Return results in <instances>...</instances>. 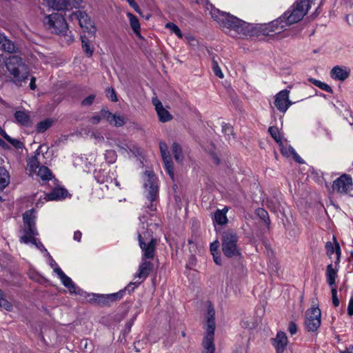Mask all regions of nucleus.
<instances>
[{
    "mask_svg": "<svg viewBox=\"0 0 353 353\" xmlns=\"http://www.w3.org/2000/svg\"><path fill=\"white\" fill-rule=\"evenodd\" d=\"M310 8L309 0H297L283 16L264 26L262 32L265 35L279 34L287 27L297 23L306 14Z\"/></svg>",
    "mask_w": 353,
    "mask_h": 353,
    "instance_id": "obj_1",
    "label": "nucleus"
},
{
    "mask_svg": "<svg viewBox=\"0 0 353 353\" xmlns=\"http://www.w3.org/2000/svg\"><path fill=\"white\" fill-rule=\"evenodd\" d=\"M211 6L210 14L219 26L225 32L234 31L239 35L251 36L252 25L246 23L230 14L222 12Z\"/></svg>",
    "mask_w": 353,
    "mask_h": 353,
    "instance_id": "obj_2",
    "label": "nucleus"
},
{
    "mask_svg": "<svg viewBox=\"0 0 353 353\" xmlns=\"http://www.w3.org/2000/svg\"><path fill=\"white\" fill-rule=\"evenodd\" d=\"M23 219L24 228L22 234L20 236V241L26 244H33L41 252H45V255L46 256L47 250L42 243L36 238V236L38 235V232L36 228V214L34 210H30L26 211L23 215Z\"/></svg>",
    "mask_w": 353,
    "mask_h": 353,
    "instance_id": "obj_3",
    "label": "nucleus"
},
{
    "mask_svg": "<svg viewBox=\"0 0 353 353\" xmlns=\"http://www.w3.org/2000/svg\"><path fill=\"white\" fill-rule=\"evenodd\" d=\"M141 226L138 229V239L139 246L142 250V258L145 259H152L157 245V240L152 237V232L145 226L147 218L145 216L139 217Z\"/></svg>",
    "mask_w": 353,
    "mask_h": 353,
    "instance_id": "obj_4",
    "label": "nucleus"
},
{
    "mask_svg": "<svg viewBox=\"0 0 353 353\" xmlns=\"http://www.w3.org/2000/svg\"><path fill=\"white\" fill-rule=\"evenodd\" d=\"M7 71L12 78L13 82L17 85H21L27 80L29 76V70L23 59L18 55H12L5 61Z\"/></svg>",
    "mask_w": 353,
    "mask_h": 353,
    "instance_id": "obj_5",
    "label": "nucleus"
},
{
    "mask_svg": "<svg viewBox=\"0 0 353 353\" xmlns=\"http://www.w3.org/2000/svg\"><path fill=\"white\" fill-rule=\"evenodd\" d=\"M215 310L211 303H207V314L205 315V335L202 342V353H215L214 344L215 321Z\"/></svg>",
    "mask_w": 353,
    "mask_h": 353,
    "instance_id": "obj_6",
    "label": "nucleus"
},
{
    "mask_svg": "<svg viewBox=\"0 0 353 353\" xmlns=\"http://www.w3.org/2000/svg\"><path fill=\"white\" fill-rule=\"evenodd\" d=\"M144 181V193L150 205L147 206L150 211L154 212L156 210V203L154 202L158 198L159 186L157 177L154 176L152 171H145L143 176Z\"/></svg>",
    "mask_w": 353,
    "mask_h": 353,
    "instance_id": "obj_7",
    "label": "nucleus"
},
{
    "mask_svg": "<svg viewBox=\"0 0 353 353\" xmlns=\"http://www.w3.org/2000/svg\"><path fill=\"white\" fill-rule=\"evenodd\" d=\"M52 152L46 145H40L33 157L28 160V171L31 174L43 165L48 164L52 159Z\"/></svg>",
    "mask_w": 353,
    "mask_h": 353,
    "instance_id": "obj_8",
    "label": "nucleus"
},
{
    "mask_svg": "<svg viewBox=\"0 0 353 353\" xmlns=\"http://www.w3.org/2000/svg\"><path fill=\"white\" fill-rule=\"evenodd\" d=\"M237 241L238 237L234 231L227 230L223 234L222 251L225 256L232 258L240 255Z\"/></svg>",
    "mask_w": 353,
    "mask_h": 353,
    "instance_id": "obj_9",
    "label": "nucleus"
},
{
    "mask_svg": "<svg viewBox=\"0 0 353 353\" xmlns=\"http://www.w3.org/2000/svg\"><path fill=\"white\" fill-rule=\"evenodd\" d=\"M77 290H79V292H70L71 294H79L81 297H83L85 300H86L89 303H97L100 305H106L108 303L109 301H114L116 299H120L123 294V291H121L118 293H114L110 294H99L94 293H88L78 286L76 285Z\"/></svg>",
    "mask_w": 353,
    "mask_h": 353,
    "instance_id": "obj_10",
    "label": "nucleus"
},
{
    "mask_svg": "<svg viewBox=\"0 0 353 353\" xmlns=\"http://www.w3.org/2000/svg\"><path fill=\"white\" fill-rule=\"evenodd\" d=\"M43 23L52 32L65 34L67 32L68 24L63 16L60 13L54 12L46 16Z\"/></svg>",
    "mask_w": 353,
    "mask_h": 353,
    "instance_id": "obj_11",
    "label": "nucleus"
},
{
    "mask_svg": "<svg viewBox=\"0 0 353 353\" xmlns=\"http://www.w3.org/2000/svg\"><path fill=\"white\" fill-rule=\"evenodd\" d=\"M46 256L48 259L49 265L53 268L54 272L58 275L62 284L68 289L70 292H79L80 291L77 290L76 285L74 283L72 279L68 277L58 266L57 263L52 259L48 252H46Z\"/></svg>",
    "mask_w": 353,
    "mask_h": 353,
    "instance_id": "obj_12",
    "label": "nucleus"
},
{
    "mask_svg": "<svg viewBox=\"0 0 353 353\" xmlns=\"http://www.w3.org/2000/svg\"><path fill=\"white\" fill-rule=\"evenodd\" d=\"M152 268V264L150 261H148L147 259L143 260L142 258V262L139 266L138 271L134 276V281H132L125 289V290H128L129 292L134 290V289L137 287L141 283V281L136 280L139 279H145L148 274H150L151 270Z\"/></svg>",
    "mask_w": 353,
    "mask_h": 353,
    "instance_id": "obj_13",
    "label": "nucleus"
},
{
    "mask_svg": "<svg viewBox=\"0 0 353 353\" xmlns=\"http://www.w3.org/2000/svg\"><path fill=\"white\" fill-rule=\"evenodd\" d=\"M68 190L63 188H55L50 193L46 194L45 192L37 193L35 197H38V201L36 203L37 206L43 203L41 200L43 199L45 201H59L63 199L68 196Z\"/></svg>",
    "mask_w": 353,
    "mask_h": 353,
    "instance_id": "obj_14",
    "label": "nucleus"
},
{
    "mask_svg": "<svg viewBox=\"0 0 353 353\" xmlns=\"http://www.w3.org/2000/svg\"><path fill=\"white\" fill-rule=\"evenodd\" d=\"M321 312L319 307H311L305 314V327L309 331H316L321 325Z\"/></svg>",
    "mask_w": 353,
    "mask_h": 353,
    "instance_id": "obj_15",
    "label": "nucleus"
},
{
    "mask_svg": "<svg viewBox=\"0 0 353 353\" xmlns=\"http://www.w3.org/2000/svg\"><path fill=\"white\" fill-rule=\"evenodd\" d=\"M333 190L342 194H347L353 190V181L350 176L344 174L337 178L332 185Z\"/></svg>",
    "mask_w": 353,
    "mask_h": 353,
    "instance_id": "obj_16",
    "label": "nucleus"
},
{
    "mask_svg": "<svg viewBox=\"0 0 353 353\" xmlns=\"http://www.w3.org/2000/svg\"><path fill=\"white\" fill-rule=\"evenodd\" d=\"M293 103L290 100V90H282L274 96V105L283 114H285Z\"/></svg>",
    "mask_w": 353,
    "mask_h": 353,
    "instance_id": "obj_17",
    "label": "nucleus"
},
{
    "mask_svg": "<svg viewBox=\"0 0 353 353\" xmlns=\"http://www.w3.org/2000/svg\"><path fill=\"white\" fill-rule=\"evenodd\" d=\"M72 19H77L79 26L85 31L94 33L95 28L88 15L83 11L78 10L72 14Z\"/></svg>",
    "mask_w": 353,
    "mask_h": 353,
    "instance_id": "obj_18",
    "label": "nucleus"
},
{
    "mask_svg": "<svg viewBox=\"0 0 353 353\" xmlns=\"http://www.w3.org/2000/svg\"><path fill=\"white\" fill-rule=\"evenodd\" d=\"M108 140L109 145L112 146L113 144L116 145L119 150V152L123 153L125 152H130L133 154H136L139 152L138 148L131 143L130 142L127 141L126 140H121V139H112L110 136L106 137Z\"/></svg>",
    "mask_w": 353,
    "mask_h": 353,
    "instance_id": "obj_19",
    "label": "nucleus"
},
{
    "mask_svg": "<svg viewBox=\"0 0 353 353\" xmlns=\"http://www.w3.org/2000/svg\"><path fill=\"white\" fill-rule=\"evenodd\" d=\"M159 149L163 160L166 172L170 176V178L172 179H174L173 165L167 144L165 142L161 141L159 143Z\"/></svg>",
    "mask_w": 353,
    "mask_h": 353,
    "instance_id": "obj_20",
    "label": "nucleus"
},
{
    "mask_svg": "<svg viewBox=\"0 0 353 353\" xmlns=\"http://www.w3.org/2000/svg\"><path fill=\"white\" fill-rule=\"evenodd\" d=\"M339 263L332 262L328 264L325 270L326 282L330 288L336 287V280L338 278Z\"/></svg>",
    "mask_w": 353,
    "mask_h": 353,
    "instance_id": "obj_21",
    "label": "nucleus"
},
{
    "mask_svg": "<svg viewBox=\"0 0 353 353\" xmlns=\"http://www.w3.org/2000/svg\"><path fill=\"white\" fill-rule=\"evenodd\" d=\"M350 72L347 66L336 65L330 70V75L334 80L343 81L349 77Z\"/></svg>",
    "mask_w": 353,
    "mask_h": 353,
    "instance_id": "obj_22",
    "label": "nucleus"
},
{
    "mask_svg": "<svg viewBox=\"0 0 353 353\" xmlns=\"http://www.w3.org/2000/svg\"><path fill=\"white\" fill-rule=\"evenodd\" d=\"M326 254L330 259H333L334 263H340L341 248L339 244L335 241L334 243L327 242L325 244Z\"/></svg>",
    "mask_w": 353,
    "mask_h": 353,
    "instance_id": "obj_23",
    "label": "nucleus"
},
{
    "mask_svg": "<svg viewBox=\"0 0 353 353\" xmlns=\"http://www.w3.org/2000/svg\"><path fill=\"white\" fill-rule=\"evenodd\" d=\"M152 101V104L155 107V110L160 121L164 123L169 121L172 119L171 114L163 107L162 103L157 98H153Z\"/></svg>",
    "mask_w": 353,
    "mask_h": 353,
    "instance_id": "obj_24",
    "label": "nucleus"
},
{
    "mask_svg": "<svg viewBox=\"0 0 353 353\" xmlns=\"http://www.w3.org/2000/svg\"><path fill=\"white\" fill-rule=\"evenodd\" d=\"M272 345L276 353H283L288 343L287 336L283 332H278L274 339H272Z\"/></svg>",
    "mask_w": 353,
    "mask_h": 353,
    "instance_id": "obj_25",
    "label": "nucleus"
},
{
    "mask_svg": "<svg viewBox=\"0 0 353 353\" xmlns=\"http://www.w3.org/2000/svg\"><path fill=\"white\" fill-rule=\"evenodd\" d=\"M0 50L8 53H15L18 48L4 33L0 32Z\"/></svg>",
    "mask_w": 353,
    "mask_h": 353,
    "instance_id": "obj_26",
    "label": "nucleus"
},
{
    "mask_svg": "<svg viewBox=\"0 0 353 353\" xmlns=\"http://www.w3.org/2000/svg\"><path fill=\"white\" fill-rule=\"evenodd\" d=\"M29 174L32 176L35 174L43 182L50 181L54 177L52 171L45 165H40L35 172Z\"/></svg>",
    "mask_w": 353,
    "mask_h": 353,
    "instance_id": "obj_27",
    "label": "nucleus"
},
{
    "mask_svg": "<svg viewBox=\"0 0 353 353\" xmlns=\"http://www.w3.org/2000/svg\"><path fill=\"white\" fill-rule=\"evenodd\" d=\"M102 116L110 123L117 127L122 126L125 124V119L122 116L113 114L108 110H101Z\"/></svg>",
    "mask_w": 353,
    "mask_h": 353,
    "instance_id": "obj_28",
    "label": "nucleus"
},
{
    "mask_svg": "<svg viewBox=\"0 0 353 353\" xmlns=\"http://www.w3.org/2000/svg\"><path fill=\"white\" fill-rule=\"evenodd\" d=\"M15 122L23 126H30L32 124V119L30 112L25 110H18L14 113Z\"/></svg>",
    "mask_w": 353,
    "mask_h": 353,
    "instance_id": "obj_29",
    "label": "nucleus"
},
{
    "mask_svg": "<svg viewBox=\"0 0 353 353\" xmlns=\"http://www.w3.org/2000/svg\"><path fill=\"white\" fill-rule=\"evenodd\" d=\"M46 5L54 10H61L68 8L67 0H43Z\"/></svg>",
    "mask_w": 353,
    "mask_h": 353,
    "instance_id": "obj_30",
    "label": "nucleus"
},
{
    "mask_svg": "<svg viewBox=\"0 0 353 353\" xmlns=\"http://www.w3.org/2000/svg\"><path fill=\"white\" fill-rule=\"evenodd\" d=\"M127 17L130 21V25L134 33L139 37H141L140 23L137 17L130 12L127 13Z\"/></svg>",
    "mask_w": 353,
    "mask_h": 353,
    "instance_id": "obj_31",
    "label": "nucleus"
},
{
    "mask_svg": "<svg viewBox=\"0 0 353 353\" xmlns=\"http://www.w3.org/2000/svg\"><path fill=\"white\" fill-rule=\"evenodd\" d=\"M228 208L225 207L223 210H217L214 215V221L219 225H224L227 223L228 219L226 213Z\"/></svg>",
    "mask_w": 353,
    "mask_h": 353,
    "instance_id": "obj_32",
    "label": "nucleus"
},
{
    "mask_svg": "<svg viewBox=\"0 0 353 353\" xmlns=\"http://www.w3.org/2000/svg\"><path fill=\"white\" fill-rule=\"evenodd\" d=\"M219 246H220V244L218 241H215L212 242L210 246L211 254H212L213 258H214V261L217 265L221 264V259L220 254L219 252Z\"/></svg>",
    "mask_w": 353,
    "mask_h": 353,
    "instance_id": "obj_33",
    "label": "nucleus"
},
{
    "mask_svg": "<svg viewBox=\"0 0 353 353\" xmlns=\"http://www.w3.org/2000/svg\"><path fill=\"white\" fill-rule=\"evenodd\" d=\"M10 183V175L8 172L2 167H0V189L6 188Z\"/></svg>",
    "mask_w": 353,
    "mask_h": 353,
    "instance_id": "obj_34",
    "label": "nucleus"
},
{
    "mask_svg": "<svg viewBox=\"0 0 353 353\" xmlns=\"http://www.w3.org/2000/svg\"><path fill=\"white\" fill-rule=\"evenodd\" d=\"M165 28L168 29L171 33L174 34L178 38H183V34L180 28L175 23L172 22L167 23L165 25Z\"/></svg>",
    "mask_w": 353,
    "mask_h": 353,
    "instance_id": "obj_35",
    "label": "nucleus"
},
{
    "mask_svg": "<svg viewBox=\"0 0 353 353\" xmlns=\"http://www.w3.org/2000/svg\"><path fill=\"white\" fill-rule=\"evenodd\" d=\"M309 81H310V82H311L312 84H314L316 87L319 88L320 89H321L327 92H329V93L332 92V88L325 83H323L319 80H317V79H315L313 78L309 79Z\"/></svg>",
    "mask_w": 353,
    "mask_h": 353,
    "instance_id": "obj_36",
    "label": "nucleus"
},
{
    "mask_svg": "<svg viewBox=\"0 0 353 353\" xmlns=\"http://www.w3.org/2000/svg\"><path fill=\"white\" fill-rule=\"evenodd\" d=\"M172 151L174 154L175 160L181 163L183 159L182 152H181V148L179 145L174 143H173L172 146Z\"/></svg>",
    "mask_w": 353,
    "mask_h": 353,
    "instance_id": "obj_37",
    "label": "nucleus"
},
{
    "mask_svg": "<svg viewBox=\"0 0 353 353\" xmlns=\"http://www.w3.org/2000/svg\"><path fill=\"white\" fill-rule=\"evenodd\" d=\"M268 132H270L272 137L276 141V142L279 145H281L282 138L278 128L271 126L269 128Z\"/></svg>",
    "mask_w": 353,
    "mask_h": 353,
    "instance_id": "obj_38",
    "label": "nucleus"
},
{
    "mask_svg": "<svg viewBox=\"0 0 353 353\" xmlns=\"http://www.w3.org/2000/svg\"><path fill=\"white\" fill-rule=\"evenodd\" d=\"M104 158L108 163H114L117 158V153L113 150H107L104 154Z\"/></svg>",
    "mask_w": 353,
    "mask_h": 353,
    "instance_id": "obj_39",
    "label": "nucleus"
},
{
    "mask_svg": "<svg viewBox=\"0 0 353 353\" xmlns=\"http://www.w3.org/2000/svg\"><path fill=\"white\" fill-rule=\"evenodd\" d=\"M4 139L16 149H21L23 147V143L19 139H13L10 137L8 134L4 137Z\"/></svg>",
    "mask_w": 353,
    "mask_h": 353,
    "instance_id": "obj_40",
    "label": "nucleus"
},
{
    "mask_svg": "<svg viewBox=\"0 0 353 353\" xmlns=\"http://www.w3.org/2000/svg\"><path fill=\"white\" fill-rule=\"evenodd\" d=\"M52 125L50 120L46 119L39 122L37 125V130L38 132H43L48 130Z\"/></svg>",
    "mask_w": 353,
    "mask_h": 353,
    "instance_id": "obj_41",
    "label": "nucleus"
},
{
    "mask_svg": "<svg viewBox=\"0 0 353 353\" xmlns=\"http://www.w3.org/2000/svg\"><path fill=\"white\" fill-rule=\"evenodd\" d=\"M82 48L83 52L88 56L91 57L93 54V48L90 47L88 42L81 37Z\"/></svg>",
    "mask_w": 353,
    "mask_h": 353,
    "instance_id": "obj_42",
    "label": "nucleus"
},
{
    "mask_svg": "<svg viewBox=\"0 0 353 353\" xmlns=\"http://www.w3.org/2000/svg\"><path fill=\"white\" fill-rule=\"evenodd\" d=\"M212 68L216 76L221 79L223 77V74L219 66L218 62L214 59H212Z\"/></svg>",
    "mask_w": 353,
    "mask_h": 353,
    "instance_id": "obj_43",
    "label": "nucleus"
},
{
    "mask_svg": "<svg viewBox=\"0 0 353 353\" xmlns=\"http://www.w3.org/2000/svg\"><path fill=\"white\" fill-rule=\"evenodd\" d=\"M222 131L230 139V136L233 134V128L230 124L223 123L222 125Z\"/></svg>",
    "mask_w": 353,
    "mask_h": 353,
    "instance_id": "obj_44",
    "label": "nucleus"
},
{
    "mask_svg": "<svg viewBox=\"0 0 353 353\" xmlns=\"http://www.w3.org/2000/svg\"><path fill=\"white\" fill-rule=\"evenodd\" d=\"M280 146L281 148V153L286 157L292 156V153H294V149L290 145L285 147L283 145V143H281V145H280Z\"/></svg>",
    "mask_w": 353,
    "mask_h": 353,
    "instance_id": "obj_45",
    "label": "nucleus"
},
{
    "mask_svg": "<svg viewBox=\"0 0 353 353\" xmlns=\"http://www.w3.org/2000/svg\"><path fill=\"white\" fill-rule=\"evenodd\" d=\"M106 95L109 99L112 101L116 102L117 101V97L115 92V90L112 88H108L105 90Z\"/></svg>",
    "mask_w": 353,
    "mask_h": 353,
    "instance_id": "obj_46",
    "label": "nucleus"
},
{
    "mask_svg": "<svg viewBox=\"0 0 353 353\" xmlns=\"http://www.w3.org/2000/svg\"><path fill=\"white\" fill-rule=\"evenodd\" d=\"M0 307L7 311H11L12 309V303L9 302L5 297L2 299H0Z\"/></svg>",
    "mask_w": 353,
    "mask_h": 353,
    "instance_id": "obj_47",
    "label": "nucleus"
},
{
    "mask_svg": "<svg viewBox=\"0 0 353 353\" xmlns=\"http://www.w3.org/2000/svg\"><path fill=\"white\" fill-rule=\"evenodd\" d=\"M331 288V293H332V299L333 305L335 307H337L339 305V300L337 297V290L336 287L335 288Z\"/></svg>",
    "mask_w": 353,
    "mask_h": 353,
    "instance_id": "obj_48",
    "label": "nucleus"
},
{
    "mask_svg": "<svg viewBox=\"0 0 353 353\" xmlns=\"http://www.w3.org/2000/svg\"><path fill=\"white\" fill-rule=\"evenodd\" d=\"M185 39L192 46H196L198 45L197 39L192 35H186Z\"/></svg>",
    "mask_w": 353,
    "mask_h": 353,
    "instance_id": "obj_49",
    "label": "nucleus"
},
{
    "mask_svg": "<svg viewBox=\"0 0 353 353\" xmlns=\"http://www.w3.org/2000/svg\"><path fill=\"white\" fill-rule=\"evenodd\" d=\"M94 99L95 96L94 94H91L83 100L82 105H90L93 103Z\"/></svg>",
    "mask_w": 353,
    "mask_h": 353,
    "instance_id": "obj_50",
    "label": "nucleus"
},
{
    "mask_svg": "<svg viewBox=\"0 0 353 353\" xmlns=\"http://www.w3.org/2000/svg\"><path fill=\"white\" fill-rule=\"evenodd\" d=\"M288 331L291 335H294L297 332V326L294 322H290L288 326Z\"/></svg>",
    "mask_w": 353,
    "mask_h": 353,
    "instance_id": "obj_51",
    "label": "nucleus"
},
{
    "mask_svg": "<svg viewBox=\"0 0 353 353\" xmlns=\"http://www.w3.org/2000/svg\"><path fill=\"white\" fill-rule=\"evenodd\" d=\"M113 185L114 186H117V187H119V183L118 182V181L114 178V179H110V181L108 183V184L105 185V187L107 188H112Z\"/></svg>",
    "mask_w": 353,
    "mask_h": 353,
    "instance_id": "obj_52",
    "label": "nucleus"
},
{
    "mask_svg": "<svg viewBox=\"0 0 353 353\" xmlns=\"http://www.w3.org/2000/svg\"><path fill=\"white\" fill-rule=\"evenodd\" d=\"M101 118H104V117L102 116L101 112L99 115H94V116H93L90 119V122L92 124H97V123H99V121H101Z\"/></svg>",
    "mask_w": 353,
    "mask_h": 353,
    "instance_id": "obj_53",
    "label": "nucleus"
},
{
    "mask_svg": "<svg viewBox=\"0 0 353 353\" xmlns=\"http://www.w3.org/2000/svg\"><path fill=\"white\" fill-rule=\"evenodd\" d=\"M69 3L68 6H72L74 8H78L81 6L82 0H69L67 1Z\"/></svg>",
    "mask_w": 353,
    "mask_h": 353,
    "instance_id": "obj_54",
    "label": "nucleus"
},
{
    "mask_svg": "<svg viewBox=\"0 0 353 353\" xmlns=\"http://www.w3.org/2000/svg\"><path fill=\"white\" fill-rule=\"evenodd\" d=\"M257 213L259 216H260V217L264 220L268 217V212L263 209H258Z\"/></svg>",
    "mask_w": 353,
    "mask_h": 353,
    "instance_id": "obj_55",
    "label": "nucleus"
},
{
    "mask_svg": "<svg viewBox=\"0 0 353 353\" xmlns=\"http://www.w3.org/2000/svg\"><path fill=\"white\" fill-rule=\"evenodd\" d=\"M347 313L350 316L353 315V298H351L347 307Z\"/></svg>",
    "mask_w": 353,
    "mask_h": 353,
    "instance_id": "obj_56",
    "label": "nucleus"
},
{
    "mask_svg": "<svg viewBox=\"0 0 353 353\" xmlns=\"http://www.w3.org/2000/svg\"><path fill=\"white\" fill-rule=\"evenodd\" d=\"M81 232L80 231H76L74 232V235H73V239L74 240L79 242L80 240H81Z\"/></svg>",
    "mask_w": 353,
    "mask_h": 353,
    "instance_id": "obj_57",
    "label": "nucleus"
},
{
    "mask_svg": "<svg viewBox=\"0 0 353 353\" xmlns=\"http://www.w3.org/2000/svg\"><path fill=\"white\" fill-rule=\"evenodd\" d=\"M128 3L130 4V6L131 7H132L136 11H138L139 10V6L138 5L135 3V1L134 0H126Z\"/></svg>",
    "mask_w": 353,
    "mask_h": 353,
    "instance_id": "obj_58",
    "label": "nucleus"
},
{
    "mask_svg": "<svg viewBox=\"0 0 353 353\" xmlns=\"http://www.w3.org/2000/svg\"><path fill=\"white\" fill-rule=\"evenodd\" d=\"M234 353H248V350L245 347H240L235 350Z\"/></svg>",
    "mask_w": 353,
    "mask_h": 353,
    "instance_id": "obj_59",
    "label": "nucleus"
},
{
    "mask_svg": "<svg viewBox=\"0 0 353 353\" xmlns=\"http://www.w3.org/2000/svg\"><path fill=\"white\" fill-rule=\"evenodd\" d=\"M35 81H36L35 77H32L30 83V88L31 90H34L36 88Z\"/></svg>",
    "mask_w": 353,
    "mask_h": 353,
    "instance_id": "obj_60",
    "label": "nucleus"
},
{
    "mask_svg": "<svg viewBox=\"0 0 353 353\" xmlns=\"http://www.w3.org/2000/svg\"><path fill=\"white\" fill-rule=\"evenodd\" d=\"M292 156L293 158L298 162H301V157L297 154L296 151H294V153H292Z\"/></svg>",
    "mask_w": 353,
    "mask_h": 353,
    "instance_id": "obj_61",
    "label": "nucleus"
},
{
    "mask_svg": "<svg viewBox=\"0 0 353 353\" xmlns=\"http://www.w3.org/2000/svg\"><path fill=\"white\" fill-rule=\"evenodd\" d=\"M292 156L293 158L298 162H301V157L297 154L296 151H294V153H292Z\"/></svg>",
    "mask_w": 353,
    "mask_h": 353,
    "instance_id": "obj_62",
    "label": "nucleus"
},
{
    "mask_svg": "<svg viewBox=\"0 0 353 353\" xmlns=\"http://www.w3.org/2000/svg\"><path fill=\"white\" fill-rule=\"evenodd\" d=\"M346 6L351 7L353 5V0H344Z\"/></svg>",
    "mask_w": 353,
    "mask_h": 353,
    "instance_id": "obj_63",
    "label": "nucleus"
},
{
    "mask_svg": "<svg viewBox=\"0 0 353 353\" xmlns=\"http://www.w3.org/2000/svg\"><path fill=\"white\" fill-rule=\"evenodd\" d=\"M341 353H353V347H348L345 350L341 352Z\"/></svg>",
    "mask_w": 353,
    "mask_h": 353,
    "instance_id": "obj_64",
    "label": "nucleus"
}]
</instances>
